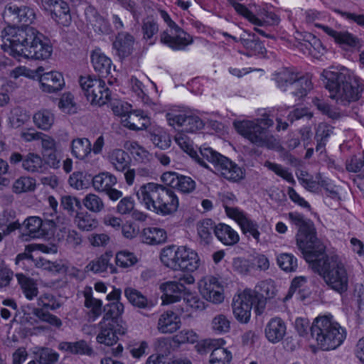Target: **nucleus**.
Instances as JSON below:
<instances>
[{
    "label": "nucleus",
    "instance_id": "obj_58",
    "mask_svg": "<svg viewBox=\"0 0 364 364\" xmlns=\"http://www.w3.org/2000/svg\"><path fill=\"white\" fill-rule=\"evenodd\" d=\"M33 314L41 321L46 322L57 328H60L63 324L62 321L58 316L46 311L43 309H34Z\"/></svg>",
    "mask_w": 364,
    "mask_h": 364
},
{
    "label": "nucleus",
    "instance_id": "obj_14",
    "mask_svg": "<svg viewBox=\"0 0 364 364\" xmlns=\"http://www.w3.org/2000/svg\"><path fill=\"white\" fill-rule=\"evenodd\" d=\"M165 188L154 182L143 184L136 191L137 199L146 209L154 213Z\"/></svg>",
    "mask_w": 364,
    "mask_h": 364
},
{
    "label": "nucleus",
    "instance_id": "obj_38",
    "mask_svg": "<svg viewBox=\"0 0 364 364\" xmlns=\"http://www.w3.org/2000/svg\"><path fill=\"white\" fill-rule=\"evenodd\" d=\"M210 329L216 335H224L231 329V321L228 316L218 314L213 316L210 321Z\"/></svg>",
    "mask_w": 364,
    "mask_h": 364
},
{
    "label": "nucleus",
    "instance_id": "obj_30",
    "mask_svg": "<svg viewBox=\"0 0 364 364\" xmlns=\"http://www.w3.org/2000/svg\"><path fill=\"white\" fill-rule=\"evenodd\" d=\"M134 39L127 33H119L115 41V50L120 58L129 56L133 50Z\"/></svg>",
    "mask_w": 364,
    "mask_h": 364
},
{
    "label": "nucleus",
    "instance_id": "obj_15",
    "mask_svg": "<svg viewBox=\"0 0 364 364\" xmlns=\"http://www.w3.org/2000/svg\"><path fill=\"white\" fill-rule=\"evenodd\" d=\"M225 209L227 215L238 224L243 233H249L257 242L259 241L260 232L256 222L250 220L243 211L237 208L225 205Z\"/></svg>",
    "mask_w": 364,
    "mask_h": 364
},
{
    "label": "nucleus",
    "instance_id": "obj_35",
    "mask_svg": "<svg viewBox=\"0 0 364 364\" xmlns=\"http://www.w3.org/2000/svg\"><path fill=\"white\" fill-rule=\"evenodd\" d=\"M52 18L59 24L63 26H68L71 21L70 8L63 0H59L50 11Z\"/></svg>",
    "mask_w": 364,
    "mask_h": 364
},
{
    "label": "nucleus",
    "instance_id": "obj_31",
    "mask_svg": "<svg viewBox=\"0 0 364 364\" xmlns=\"http://www.w3.org/2000/svg\"><path fill=\"white\" fill-rule=\"evenodd\" d=\"M22 168L30 173H41L46 170L44 160L42 156L34 152L25 155Z\"/></svg>",
    "mask_w": 364,
    "mask_h": 364
},
{
    "label": "nucleus",
    "instance_id": "obj_59",
    "mask_svg": "<svg viewBox=\"0 0 364 364\" xmlns=\"http://www.w3.org/2000/svg\"><path fill=\"white\" fill-rule=\"evenodd\" d=\"M124 293L129 301L134 306L139 308H145L147 306L146 298L139 291L132 288H127L125 289Z\"/></svg>",
    "mask_w": 364,
    "mask_h": 364
},
{
    "label": "nucleus",
    "instance_id": "obj_36",
    "mask_svg": "<svg viewBox=\"0 0 364 364\" xmlns=\"http://www.w3.org/2000/svg\"><path fill=\"white\" fill-rule=\"evenodd\" d=\"M33 120L38 129L48 131L55 122V115L50 110L43 109L34 114Z\"/></svg>",
    "mask_w": 364,
    "mask_h": 364
},
{
    "label": "nucleus",
    "instance_id": "obj_42",
    "mask_svg": "<svg viewBox=\"0 0 364 364\" xmlns=\"http://www.w3.org/2000/svg\"><path fill=\"white\" fill-rule=\"evenodd\" d=\"M91 150V143L86 138L77 139L72 141V153L79 159H85Z\"/></svg>",
    "mask_w": 364,
    "mask_h": 364
},
{
    "label": "nucleus",
    "instance_id": "obj_55",
    "mask_svg": "<svg viewBox=\"0 0 364 364\" xmlns=\"http://www.w3.org/2000/svg\"><path fill=\"white\" fill-rule=\"evenodd\" d=\"M30 116L25 109L16 107L11 112L9 122L12 127L18 128L28 122Z\"/></svg>",
    "mask_w": 364,
    "mask_h": 364
},
{
    "label": "nucleus",
    "instance_id": "obj_61",
    "mask_svg": "<svg viewBox=\"0 0 364 364\" xmlns=\"http://www.w3.org/2000/svg\"><path fill=\"white\" fill-rule=\"evenodd\" d=\"M305 21L308 24H311L316 28V24H320L323 21H326L328 19V16L323 13L318 11L315 9H309L303 14Z\"/></svg>",
    "mask_w": 364,
    "mask_h": 364
},
{
    "label": "nucleus",
    "instance_id": "obj_27",
    "mask_svg": "<svg viewBox=\"0 0 364 364\" xmlns=\"http://www.w3.org/2000/svg\"><path fill=\"white\" fill-rule=\"evenodd\" d=\"M91 62L95 70L102 77H108L111 75L112 60L100 50H95L92 53Z\"/></svg>",
    "mask_w": 364,
    "mask_h": 364
},
{
    "label": "nucleus",
    "instance_id": "obj_45",
    "mask_svg": "<svg viewBox=\"0 0 364 364\" xmlns=\"http://www.w3.org/2000/svg\"><path fill=\"white\" fill-rule=\"evenodd\" d=\"M58 240H65L66 243L73 247L79 246L82 242L80 235L74 230H70L65 226L62 227L57 232Z\"/></svg>",
    "mask_w": 364,
    "mask_h": 364
},
{
    "label": "nucleus",
    "instance_id": "obj_44",
    "mask_svg": "<svg viewBox=\"0 0 364 364\" xmlns=\"http://www.w3.org/2000/svg\"><path fill=\"white\" fill-rule=\"evenodd\" d=\"M60 348L75 354L90 355L93 353L92 349L85 341H79L77 342H63L60 344Z\"/></svg>",
    "mask_w": 364,
    "mask_h": 364
},
{
    "label": "nucleus",
    "instance_id": "obj_12",
    "mask_svg": "<svg viewBox=\"0 0 364 364\" xmlns=\"http://www.w3.org/2000/svg\"><path fill=\"white\" fill-rule=\"evenodd\" d=\"M197 289L202 299L210 304L219 305L225 299L223 283L215 276L202 277L197 282Z\"/></svg>",
    "mask_w": 364,
    "mask_h": 364
},
{
    "label": "nucleus",
    "instance_id": "obj_34",
    "mask_svg": "<svg viewBox=\"0 0 364 364\" xmlns=\"http://www.w3.org/2000/svg\"><path fill=\"white\" fill-rule=\"evenodd\" d=\"M149 133L151 140L156 146L161 149L170 147L171 143L170 136L163 127L153 125L150 128Z\"/></svg>",
    "mask_w": 364,
    "mask_h": 364
},
{
    "label": "nucleus",
    "instance_id": "obj_39",
    "mask_svg": "<svg viewBox=\"0 0 364 364\" xmlns=\"http://www.w3.org/2000/svg\"><path fill=\"white\" fill-rule=\"evenodd\" d=\"M182 299L183 300L187 311L193 313L203 311L205 309L204 301L188 288L184 292Z\"/></svg>",
    "mask_w": 364,
    "mask_h": 364
},
{
    "label": "nucleus",
    "instance_id": "obj_8",
    "mask_svg": "<svg viewBox=\"0 0 364 364\" xmlns=\"http://www.w3.org/2000/svg\"><path fill=\"white\" fill-rule=\"evenodd\" d=\"M79 83L87 100L92 105L102 106L111 100L112 91L103 80L85 75L80 77Z\"/></svg>",
    "mask_w": 364,
    "mask_h": 364
},
{
    "label": "nucleus",
    "instance_id": "obj_29",
    "mask_svg": "<svg viewBox=\"0 0 364 364\" xmlns=\"http://www.w3.org/2000/svg\"><path fill=\"white\" fill-rule=\"evenodd\" d=\"M92 185L95 190L106 193L110 199L114 200V181L108 173H101L92 178Z\"/></svg>",
    "mask_w": 364,
    "mask_h": 364
},
{
    "label": "nucleus",
    "instance_id": "obj_5",
    "mask_svg": "<svg viewBox=\"0 0 364 364\" xmlns=\"http://www.w3.org/2000/svg\"><path fill=\"white\" fill-rule=\"evenodd\" d=\"M311 335L317 345L323 350L340 346L346 337V332L331 315L317 316L311 327Z\"/></svg>",
    "mask_w": 364,
    "mask_h": 364
},
{
    "label": "nucleus",
    "instance_id": "obj_19",
    "mask_svg": "<svg viewBox=\"0 0 364 364\" xmlns=\"http://www.w3.org/2000/svg\"><path fill=\"white\" fill-rule=\"evenodd\" d=\"M167 237L166 230L157 226L145 227L139 232L140 241L151 246L164 244Z\"/></svg>",
    "mask_w": 364,
    "mask_h": 364
},
{
    "label": "nucleus",
    "instance_id": "obj_40",
    "mask_svg": "<svg viewBox=\"0 0 364 364\" xmlns=\"http://www.w3.org/2000/svg\"><path fill=\"white\" fill-rule=\"evenodd\" d=\"M123 147L129 151L135 159L139 161H149L151 157L150 153L135 141H125Z\"/></svg>",
    "mask_w": 364,
    "mask_h": 364
},
{
    "label": "nucleus",
    "instance_id": "obj_21",
    "mask_svg": "<svg viewBox=\"0 0 364 364\" xmlns=\"http://www.w3.org/2000/svg\"><path fill=\"white\" fill-rule=\"evenodd\" d=\"M107 305L105 308L109 307ZM106 313L101 323V331L97 336V341L107 346H112L114 344V317L111 309H105Z\"/></svg>",
    "mask_w": 364,
    "mask_h": 364
},
{
    "label": "nucleus",
    "instance_id": "obj_33",
    "mask_svg": "<svg viewBox=\"0 0 364 364\" xmlns=\"http://www.w3.org/2000/svg\"><path fill=\"white\" fill-rule=\"evenodd\" d=\"M175 141L180 148L187 153L202 166L208 168L206 162L201 159L193 147V143L183 133H178L175 136Z\"/></svg>",
    "mask_w": 364,
    "mask_h": 364
},
{
    "label": "nucleus",
    "instance_id": "obj_32",
    "mask_svg": "<svg viewBox=\"0 0 364 364\" xmlns=\"http://www.w3.org/2000/svg\"><path fill=\"white\" fill-rule=\"evenodd\" d=\"M86 16L88 23L96 33H107L109 31L107 21L92 8L86 11Z\"/></svg>",
    "mask_w": 364,
    "mask_h": 364
},
{
    "label": "nucleus",
    "instance_id": "obj_62",
    "mask_svg": "<svg viewBox=\"0 0 364 364\" xmlns=\"http://www.w3.org/2000/svg\"><path fill=\"white\" fill-rule=\"evenodd\" d=\"M85 207L89 210L95 213L101 211L104 207V204L101 198L95 194H87L83 199Z\"/></svg>",
    "mask_w": 364,
    "mask_h": 364
},
{
    "label": "nucleus",
    "instance_id": "obj_1",
    "mask_svg": "<svg viewBox=\"0 0 364 364\" xmlns=\"http://www.w3.org/2000/svg\"><path fill=\"white\" fill-rule=\"evenodd\" d=\"M5 53L18 59L45 60L53 51L50 44L43 34L33 27L7 26L2 32Z\"/></svg>",
    "mask_w": 364,
    "mask_h": 364
},
{
    "label": "nucleus",
    "instance_id": "obj_26",
    "mask_svg": "<svg viewBox=\"0 0 364 364\" xmlns=\"http://www.w3.org/2000/svg\"><path fill=\"white\" fill-rule=\"evenodd\" d=\"M48 224L52 227H55V223L53 219L47 220L45 223L39 217L31 216L28 218L23 222L25 228L28 230L29 235L33 237H39L43 236L46 233L45 225Z\"/></svg>",
    "mask_w": 364,
    "mask_h": 364
},
{
    "label": "nucleus",
    "instance_id": "obj_6",
    "mask_svg": "<svg viewBox=\"0 0 364 364\" xmlns=\"http://www.w3.org/2000/svg\"><path fill=\"white\" fill-rule=\"evenodd\" d=\"M233 124L237 133L253 144L272 149L278 147L277 139L267 131L274 124L273 120L268 117L255 120L236 121Z\"/></svg>",
    "mask_w": 364,
    "mask_h": 364
},
{
    "label": "nucleus",
    "instance_id": "obj_2",
    "mask_svg": "<svg viewBox=\"0 0 364 364\" xmlns=\"http://www.w3.org/2000/svg\"><path fill=\"white\" fill-rule=\"evenodd\" d=\"M321 77L330 97L343 105L358 100L364 90L363 81L345 67L324 70Z\"/></svg>",
    "mask_w": 364,
    "mask_h": 364
},
{
    "label": "nucleus",
    "instance_id": "obj_16",
    "mask_svg": "<svg viewBox=\"0 0 364 364\" xmlns=\"http://www.w3.org/2000/svg\"><path fill=\"white\" fill-rule=\"evenodd\" d=\"M181 316L171 310L164 311L159 317L156 329L161 334H173L181 327Z\"/></svg>",
    "mask_w": 364,
    "mask_h": 364
},
{
    "label": "nucleus",
    "instance_id": "obj_11",
    "mask_svg": "<svg viewBox=\"0 0 364 364\" xmlns=\"http://www.w3.org/2000/svg\"><path fill=\"white\" fill-rule=\"evenodd\" d=\"M115 115L120 117L121 124L130 130H144L151 124L150 119L143 111H131L127 103L118 102L115 105Z\"/></svg>",
    "mask_w": 364,
    "mask_h": 364
},
{
    "label": "nucleus",
    "instance_id": "obj_25",
    "mask_svg": "<svg viewBox=\"0 0 364 364\" xmlns=\"http://www.w3.org/2000/svg\"><path fill=\"white\" fill-rule=\"evenodd\" d=\"M214 234L217 239L225 245L232 246L240 240L237 231L225 223H219L214 228Z\"/></svg>",
    "mask_w": 364,
    "mask_h": 364
},
{
    "label": "nucleus",
    "instance_id": "obj_13",
    "mask_svg": "<svg viewBox=\"0 0 364 364\" xmlns=\"http://www.w3.org/2000/svg\"><path fill=\"white\" fill-rule=\"evenodd\" d=\"M257 299L255 292L245 289L235 295L232 300V314L235 319L241 323H247L251 317L254 301Z\"/></svg>",
    "mask_w": 364,
    "mask_h": 364
},
{
    "label": "nucleus",
    "instance_id": "obj_57",
    "mask_svg": "<svg viewBox=\"0 0 364 364\" xmlns=\"http://www.w3.org/2000/svg\"><path fill=\"white\" fill-rule=\"evenodd\" d=\"M38 361L41 364H53L58 361L59 355L53 349L41 348L36 352Z\"/></svg>",
    "mask_w": 364,
    "mask_h": 364
},
{
    "label": "nucleus",
    "instance_id": "obj_53",
    "mask_svg": "<svg viewBox=\"0 0 364 364\" xmlns=\"http://www.w3.org/2000/svg\"><path fill=\"white\" fill-rule=\"evenodd\" d=\"M278 266L284 272H295L297 269V259L290 253H281L277 256Z\"/></svg>",
    "mask_w": 364,
    "mask_h": 364
},
{
    "label": "nucleus",
    "instance_id": "obj_17",
    "mask_svg": "<svg viewBox=\"0 0 364 364\" xmlns=\"http://www.w3.org/2000/svg\"><path fill=\"white\" fill-rule=\"evenodd\" d=\"M178 206L177 195L171 189L165 188L154 213L162 216L170 215L178 210Z\"/></svg>",
    "mask_w": 364,
    "mask_h": 364
},
{
    "label": "nucleus",
    "instance_id": "obj_64",
    "mask_svg": "<svg viewBox=\"0 0 364 364\" xmlns=\"http://www.w3.org/2000/svg\"><path fill=\"white\" fill-rule=\"evenodd\" d=\"M203 122L198 116L189 114L183 127V130L186 132L193 133L203 129Z\"/></svg>",
    "mask_w": 364,
    "mask_h": 364
},
{
    "label": "nucleus",
    "instance_id": "obj_20",
    "mask_svg": "<svg viewBox=\"0 0 364 364\" xmlns=\"http://www.w3.org/2000/svg\"><path fill=\"white\" fill-rule=\"evenodd\" d=\"M40 88L43 92L55 93L60 91L64 85L63 75L57 71L47 72L40 77Z\"/></svg>",
    "mask_w": 364,
    "mask_h": 364
},
{
    "label": "nucleus",
    "instance_id": "obj_52",
    "mask_svg": "<svg viewBox=\"0 0 364 364\" xmlns=\"http://www.w3.org/2000/svg\"><path fill=\"white\" fill-rule=\"evenodd\" d=\"M253 291L256 295H259L265 299L274 297L277 292L274 282L271 279L259 282L256 285L255 290Z\"/></svg>",
    "mask_w": 364,
    "mask_h": 364
},
{
    "label": "nucleus",
    "instance_id": "obj_18",
    "mask_svg": "<svg viewBox=\"0 0 364 364\" xmlns=\"http://www.w3.org/2000/svg\"><path fill=\"white\" fill-rule=\"evenodd\" d=\"M215 169L221 176L232 182H239L245 176V170L225 156Z\"/></svg>",
    "mask_w": 364,
    "mask_h": 364
},
{
    "label": "nucleus",
    "instance_id": "obj_60",
    "mask_svg": "<svg viewBox=\"0 0 364 364\" xmlns=\"http://www.w3.org/2000/svg\"><path fill=\"white\" fill-rule=\"evenodd\" d=\"M137 262L135 255L127 251L119 252L115 256V264L122 268H128Z\"/></svg>",
    "mask_w": 364,
    "mask_h": 364
},
{
    "label": "nucleus",
    "instance_id": "obj_37",
    "mask_svg": "<svg viewBox=\"0 0 364 364\" xmlns=\"http://www.w3.org/2000/svg\"><path fill=\"white\" fill-rule=\"evenodd\" d=\"M16 277L27 299L32 300L34 297L37 296L38 289L37 284L33 279L28 277L23 274H16Z\"/></svg>",
    "mask_w": 364,
    "mask_h": 364
},
{
    "label": "nucleus",
    "instance_id": "obj_48",
    "mask_svg": "<svg viewBox=\"0 0 364 364\" xmlns=\"http://www.w3.org/2000/svg\"><path fill=\"white\" fill-rule=\"evenodd\" d=\"M36 180L30 176H21L12 185L13 192L17 194L33 191L36 189Z\"/></svg>",
    "mask_w": 364,
    "mask_h": 364
},
{
    "label": "nucleus",
    "instance_id": "obj_10",
    "mask_svg": "<svg viewBox=\"0 0 364 364\" xmlns=\"http://www.w3.org/2000/svg\"><path fill=\"white\" fill-rule=\"evenodd\" d=\"M277 85L283 90H290L297 99L306 96L312 88L311 80L307 77H297V75L287 69L279 73L276 77Z\"/></svg>",
    "mask_w": 364,
    "mask_h": 364
},
{
    "label": "nucleus",
    "instance_id": "obj_3",
    "mask_svg": "<svg viewBox=\"0 0 364 364\" xmlns=\"http://www.w3.org/2000/svg\"><path fill=\"white\" fill-rule=\"evenodd\" d=\"M314 252V259L306 262L311 264L312 268L323 277L331 289L338 293L346 291L348 287V275L338 256L325 254V249L321 252L316 250Z\"/></svg>",
    "mask_w": 364,
    "mask_h": 364
},
{
    "label": "nucleus",
    "instance_id": "obj_41",
    "mask_svg": "<svg viewBox=\"0 0 364 364\" xmlns=\"http://www.w3.org/2000/svg\"><path fill=\"white\" fill-rule=\"evenodd\" d=\"M84 296L85 306L89 309L88 315L95 320L102 314V302L92 296L91 289L84 292Z\"/></svg>",
    "mask_w": 364,
    "mask_h": 364
},
{
    "label": "nucleus",
    "instance_id": "obj_51",
    "mask_svg": "<svg viewBox=\"0 0 364 364\" xmlns=\"http://www.w3.org/2000/svg\"><path fill=\"white\" fill-rule=\"evenodd\" d=\"M215 226L210 219H204L197 223L198 235L205 243H209L213 239L212 232Z\"/></svg>",
    "mask_w": 364,
    "mask_h": 364
},
{
    "label": "nucleus",
    "instance_id": "obj_54",
    "mask_svg": "<svg viewBox=\"0 0 364 364\" xmlns=\"http://www.w3.org/2000/svg\"><path fill=\"white\" fill-rule=\"evenodd\" d=\"M198 333L193 329L183 328L176 333L173 341L178 344L194 343L198 340Z\"/></svg>",
    "mask_w": 364,
    "mask_h": 364
},
{
    "label": "nucleus",
    "instance_id": "obj_7",
    "mask_svg": "<svg viewBox=\"0 0 364 364\" xmlns=\"http://www.w3.org/2000/svg\"><path fill=\"white\" fill-rule=\"evenodd\" d=\"M289 219L295 225L299 230L296 234V243L302 252L306 261H313L315 257L314 251L321 252L325 249L324 245L317 239L312 225L309 221L296 213H289Z\"/></svg>",
    "mask_w": 364,
    "mask_h": 364
},
{
    "label": "nucleus",
    "instance_id": "obj_63",
    "mask_svg": "<svg viewBox=\"0 0 364 364\" xmlns=\"http://www.w3.org/2000/svg\"><path fill=\"white\" fill-rule=\"evenodd\" d=\"M38 305L41 309L55 310L60 306L55 296L50 294H43L38 299Z\"/></svg>",
    "mask_w": 364,
    "mask_h": 364
},
{
    "label": "nucleus",
    "instance_id": "obj_56",
    "mask_svg": "<svg viewBox=\"0 0 364 364\" xmlns=\"http://www.w3.org/2000/svg\"><path fill=\"white\" fill-rule=\"evenodd\" d=\"M254 264L250 260L243 257H235L232 259V270L240 275H247L250 273Z\"/></svg>",
    "mask_w": 364,
    "mask_h": 364
},
{
    "label": "nucleus",
    "instance_id": "obj_50",
    "mask_svg": "<svg viewBox=\"0 0 364 364\" xmlns=\"http://www.w3.org/2000/svg\"><path fill=\"white\" fill-rule=\"evenodd\" d=\"M77 228L83 231H91L98 225L97 220L87 213H78L75 218Z\"/></svg>",
    "mask_w": 364,
    "mask_h": 364
},
{
    "label": "nucleus",
    "instance_id": "obj_28",
    "mask_svg": "<svg viewBox=\"0 0 364 364\" xmlns=\"http://www.w3.org/2000/svg\"><path fill=\"white\" fill-rule=\"evenodd\" d=\"M224 36L232 38L236 42L238 41L235 37L228 33H224ZM239 41L250 52V55H263L265 52L264 46L255 34L249 33L247 38L242 36Z\"/></svg>",
    "mask_w": 364,
    "mask_h": 364
},
{
    "label": "nucleus",
    "instance_id": "obj_24",
    "mask_svg": "<svg viewBox=\"0 0 364 364\" xmlns=\"http://www.w3.org/2000/svg\"><path fill=\"white\" fill-rule=\"evenodd\" d=\"M285 323L279 318L275 317L269 320L265 327V336L267 340L276 343L279 342L286 334Z\"/></svg>",
    "mask_w": 364,
    "mask_h": 364
},
{
    "label": "nucleus",
    "instance_id": "obj_9",
    "mask_svg": "<svg viewBox=\"0 0 364 364\" xmlns=\"http://www.w3.org/2000/svg\"><path fill=\"white\" fill-rule=\"evenodd\" d=\"M195 282L196 279L192 274H185L180 277L178 281L168 280L161 282L159 284V289L161 293L162 305H169L181 301L187 289L184 284L191 285Z\"/></svg>",
    "mask_w": 364,
    "mask_h": 364
},
{
    "label": "nucleus",
    "instance_id": "obj_49",
    "mask_svg": "<svg viewBox=\"0 0 364 364\" xmlns=\"http://www.w3.org/2000/svg\"><path fill=\"white\" fill-rule=\"evenodd\" d=\"M141 31L143 39L149 41L150 45H153L155 43L154 37L159 32V25L154 19L146 18L142 22Z\"/></svg>",
    "mask_w": 364,
    "mask_h": 364
},
{
    "label": "nucleus",
    "instance_id": "obj_47",
    "mask_svg": "<svg viewBox=\"0 0 364 364\" xmlns=\"http://www.w3.org/2000/svg\"><path fill=\"white\" fill-rule=\"evenodd\" d=\"M188 114L184 109L173 108L166 113V117L170 126L183 127Z\"/></svg>",
    "mask_w": 364,
    "mask_h": 364
},
{
    "label": "nucleus",
    "instance_id": "obj_4",
    "mask_svg": "<svg viewBox=\"0 0 364 364\" xmlns=\"http://www.w3.org/2000/svg\"><path fill=\"white\" fill-rule=\"evenodd\" d=\"M159 258L166 267L191 274L197 271L201 264L198 252L185 245L166 246L161 249Z\"/></svg>",
    "mask_w": 364,
    "mask_h": 364
},
{
    "label": "nucleus",
    "instance_id": "obj_43",
    "mask_svg": "<svg viewBox=\"0 0 364 364\" xmlns=\"http://www.w3.org/2000/svg\"><path fill=\"white\" fill-rule=\"evenodd\" d=\"M112 257V252H107L101 257L90 262L85 267V271L92 272L95 274L105 272L108 267L109 262Z\"/></svg>",
    "mask_w": 364,
    "mask_h": 364
},
{
    "label": "nucleus",
    "instance_id": "obj_22",
    "mask_svg": "<svg viewBox=\"0 0 364 364\" xmlns=\"http://www.w3.org/2000/svg\"><path fill=\"white\" fill-rule=\"evenodd\" d=\"M170 31L175 32L173 41L170 40L167 33H161V42L168 47L175 50H181L192 43L191 36L178 26L171 28Z\"/></svg>",
    "mask_w": 364,
    "mask_h": 364
},
{
    "label": "nucleus",
    "instance_id": "obj_46",
    "mask_svg": "<svg viewBox=\"0 0 364 364\" xmlns=\"http://www.w3.org/2000/svg\"><path fill=\"white\" fill-rule=\"evenodd\" d=\"M9 10L14 16L18 21L23 24L31 23L35 18V13L33 10L28 6L18 7L16 6L9 7Z\"/></svg>",
    "mask_w": 364,
    "mask_h": 364
},
{
    "label": "nucleus",
    "instance_id": "obj_23",
    "mask_svg": "<svg viewBox=\"0 0 364 364\" xmlns=\"http://www.w3.org/2000/svg\"><path fill=\"white\" fill-rule=\"evenodd\" d=\"M218 343L210 354V364H230L232 360V353L225 345L227 341L223 338H218Z\"/></svg>",
    "mask_w": 364,
    "mask_h": 364
}]
</instances>
